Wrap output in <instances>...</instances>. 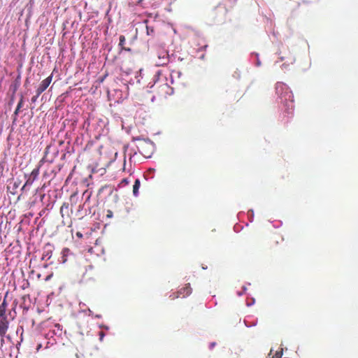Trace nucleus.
Returning a JSON list of instances; mask_svg holds the SVG:
<instances>
[{"label":"nucleus","instance_id":"1","mask_svg":"<svg viewBox=\"0 0 358 358\" xmlns=\"http://www.w3.org/2000/svg\"><path fill=\"white\" fill-rule=\"evenodd\" d=\"M275 93L287 114H292L294 107V96L289 85L285 83H275Z\"/></svg>","mask_w":358,"mask_h":358},{"label":"nucleus","instance_id":"2","mask_svg":"<svg viewBox=\"0 0 358 358\" xmlns=\"http://www.w3.org/2000/svg\"><path fill=\"white\" fill-rule=\"evenodd\" d=\"M192 287L190 284H187L185 287H182L176 293H172L170 294V299H176V298L178 297H186V296H189V294H192Z\"/></svg>","mask_w":358,"mask_h":358},{"label":"nucleus","instance_id":"3","mask_svg":"<svg viewBox=\"0 0 358 358\" xmlns=\"http://www.w3.org/2000/svg\"><path fill=\"white\" fill-rule=\"evenodd\" d=\"M9 327V320H8V315L6 313L5 315L0 317V336L3 339V336H6L8 329Z\"/></svg>","mask_w":358,"mask_h":358},{"label":"nucleus","instance_id":"4","mask_svg":"<svg viewBox=\"0 0 358 358\" xmlns=\"http://www.w3.org/2000/svg\"><path fill=\"white\" fill-rule=\"evenodd\" d=\"M52 80V76H49L48 78L43 80V81L40 83V85L37 87V96H40V94H41V93H43V91H45V90H46L47 87H48V86L51 83Z\"/></svg>","mask_w":358,"mask_h":358},{"label":"nucleus","instance_id":"5","mask_svg":"<svg viewBox=\"0 0 358 358\" xmlns=\"http://www.w3.org/2000/svg\"><path fill=\"white\" fill-rule=\"evenodd\" d=\"M169 54L166 52H159L158 55V59L156 62L157 66H164L169 64Z\"/></svg>","mask_w":358,"mask_h":358},{"label":"nucleus","instance_id":"6","mask_svg":"<svg viewBox=\"0 0 358 358\" xmlns=\"http://www.w3.org/2000/svg\"><path fill=\"white\" fill-rule=\"evenodd\" d=\"M69 212H70V208H69V203H63V204L62 205V206L60 208V213L62 215V217H64V216H65V215L66 216H69Z\"/></svg>","mask_w":358,"mask_h":358},{"label":"nucleus","instance_id":"7","mask_svg":"<svg viewBox=\"0 0 358 358\" xmlns=\"http://www.w3.org/2000/svg\"><path fill=\"white\" fill-rule=\"evenodd\" d=\"M8 307L7 301L6 299H3V302L0 304V317L5 315L6 309Z\"/></svg>","mask_w":358,"mask_h":358},{"label":"nucleus","instance_id":"8","mask_svg":"<svg viewBox=\"0 0 358 358\" xmlns=\"http://www.w3.org/2000/svg\"><path fill=\"white\" fill-rule=\"evenodd\" d=\"M141 187V182L139 179H136V181H134V184L133 185V193L134 196H138V189Z\"/></svg>","mask_w":358,"mask_h":358},{"label":"nucleus","instance_id":"9","mask_svg":"<svg viewBox=\"0 0 358 358\" xmlns=\"http://www.w3.org/2000/svg\"><path fill=\"white\" fill-rule=\"evenodd\" d=\"M23 103H24V98L22 96L21 99H20V101H18V103L17 104V108H16V109L14 111L15 116H17V115H18V113H19V112L20 110V108L23 106Z\"/></svg>","mask_w":358,"mask_h":358},{"label":"nucleus","instance_id":"10","mask_svg":"<svg viewBox=\"0 0 358 358\" xmlns=\"http://www.w3.org/2000/svg\"><path fill=\"white\" fill-rule=\"evenodd\" d=\"M125 42H126L125 36H120L119 46L121 47L122 49L127 50V51H131V48H125V47H124Z\"/></svg>","mask_w":358,"mask_h":358},{"label":"nucleus","instance_id":"11","mask_svg":"<svg viewBox=\"0 0 358 358\" xmlns=\"http://www.w3.org/2000/svg\"><path fill=\"white\" fill-rule=\"evenodd\" d=\"M161 75V72L160 71H157V73L155 74L154 77H153V81L152 83H148V86L150 87H152V86L155 85V84L156 83V82H157V80H159V76Z\"/></svg>","mask_w":358,"mask_h":358},{"label":"nucleus","instance_id":"12","mask_svg":"<svg viewBox=\"0 0 358 358\" xmlns=\"http://www.w3.org/2000/svg\"><path fill=\"white\" fill-rule=\"evenodd\" d=\"M101 169H103V171H105V169H106V165H103V166H99V165L98 164V163H96V164L94 166H92V171H101Z\"/></svg>","mask_w":358,"mask_h":358},{"label":"nucleus","instance_id":"13","mask_svg":"<svg viewBox=\"0 0 358 358\" xmlns=\"http://www.w3.org/2000/svg\"><path fill=\"white\" fill-rule=\"evenodd\" d=\"M34 182V179L32 178L31 177V174L30 176V177L27 179V180L26 181V182L24 184V185L22 187V190H24V189H25L26 187H27V185H31V184L33 183Z\"/></svg>","mask_w":358,"mask_h":358},{"label":"nucleus","instance_id":"14","mask_svg":"<svg viewBox=\"0 0 358 358\" xmlns=\"http://www.w3.org/2000/svg\"><path fill=\"white\" fill-rule=\"evenodd\" d=\"M128 183H129V180H128L127 178H124L120 182L117 187H125V185H127Z\"/></svg>","mask_w":358,"mask_h":358},{"label":"nucleus","instance_id":"15","mask_svg":"<svg viewBox=\"0 0 358 358\" xmlns=\"http://www.w3.org/2000/svg\"><path fill=\"white\" fill-rule=\"evenodd\" d=\"M282 354H283V350H282V348H281L280 351L275 352V353L273 355V357H270V358H281Z\"/></svg>","mask_w":358,"mask_h":358},{"label":"nucleus","instance_id":"16","mask_svg":"<svg viewBox=\"0 0 358 358\" xmlns=\"http://www.w3.org/2000/svg\"><path fill=\"white\" fill-rule=\"evenodd\" d=\"M252 55H255V57H256V66H261L262 65V62L260 61V59H259V55L257 54V52H252Z\"/></svg>","mask_w":358,"mask_h":358},{"label":"nucleus","instance_id":"17","mask_svg":"<svg viewBox=\"0 0 358 358\" xmlns=\"http://www.w3.org/2000/svg\"><path fill=\"white\" fill-rule=\"evenodd\" d=\"M38 174V169H34L31 171V177L33 178V181H34V179L36 178L37 175Z\"/></svg>","mask_w":358,"mask_h":358},{"label":"nucleus","instance_id":"18","mask_svg":"<svg viewBox=\"0 0 358 358\" xmlns=\"http://www.w3.org/2000/svg\"><path fill=\"white\" fill-rule=\"evenodd\" d=\"M38 96H38V89H36V94L35 96H33V97L31 98V101L32 102L37 101V99H38Z\"/></svg>","mask_w":358,"mask_h":358},{"label":"nucleus","instance_id":"19","mask_svg":"<svg viewBox=\"0 0 358 358\" xmlns=\"http://www.w3.org/2000/svg\"><path fill=\"white\" fill-rule=\"evenodd\" d=\"M99 335L100 341H103L105 336V333H103V331H99Z\"/></svg>","mask_w":358,"mask_h":358},{"label":"nucleus","instance_id":"20","mask_svg":"<svg viewBox=\"0 0 358 358\" xmlns=\"http://www.w3.org/2000/svg\"><path fill=\"white\" fill-rule=\"evenodd\" d=\"M144 143H145L146 145H148V147H151V148L154 147L153 143H152V141H144Z\"/></svg>","mask_w":358,"mask_h":358},{"label":"nucleus","instance_id":"21","mask_svg":"<svg viewBox=\"0 0 358 358\" xmlns=\"http://www.w3.org/2000/svg\"><path fill=\"white\" fill-rule=\"evenodd\" d=\"M152 31H154V29L149 28L148 25H147V34H151V33H152Z\"/></svg>","mask_w":358,"mask_h":358},{"label":"nucleus","instance_id":"22","mask_svg":"<svg viewBox=\"0 0 358 358\" xmlns=\"http://www.w3.org/2000/svg\"><path fill=\"white\" fill-rule=\"evenodd\" d=\"M126 163H127L126 159H123V167H122L123 171H125V169H126Z\"/></svg>","mask_w":358,"mask_h":358},{"label":"nucleus","instance_id":"23","mask_svg":"<svg viewBox=\"0 0 358 358\" xmlns=\"http://www.w3.org/2000/svg\"><path fill=\"white\" fill-rule=\"evenodd\" d=\"M105 187H108V186H103V187H101L99 189V193H100V192H101V191H103V189H105Z\"/></svg>","mask_w":358,"mask_h":358},{"label":"nucleus","instance_id":"24","mask_svg":"<svg viewBox=\"0 0 358 358\" xmlns=\"http://www.w3.org/2000/svg\"><path fill=\"white\" fill-rule=\"evenodd\" d=\"M77 194H72L71 196V200H73L75 196H76Z\"/></svg>","mask_w":358,"mask_h":358},{"label":"nucleus","instance_id":"25","mask_svg":"<svg viewBox=\"0 0 358 358\" xmlns=\"http://www.w3.org/2000/svg\"><path fill=\"white\" fill-rule=\"evenodd\" d=\"M143 156L146 157L145 154H143ZM150 156H152V152H151V154L148 155V157H150Z\"/></svg>","mask_w":358,"mask_h":358},{"label":"nucleus","instance_id":"26","mask_svg":"<svg viewBox=\"0 0 358 358\" xmlns=\"http://www.w3.org/2000/svg\"><path fill=\"white\" fill-rule=\"evenodd\" d=\"M77 236H82L83 235H82V234H80V232H77Z\"/></svg>","mask_w":358,"mask_h":358},{"label":"nucleus","instance_id":"27","mask_svg":"<svg viewBox=\"0 0 358 358\" xmlns=\"http://www.w3.org/2000/svg\"><path fill=\"white\" fill-rule=\"evenodd\" d=\"M155 96H153L151 98V101H155Z\"/></svg>","mask_w":358,"mask_h":358},{"label":"nucleus","instance_id":"28","mask_svg":"<svg viewBox=\"0 0 358 358\" xmlns=\"http://www.w3.org/2000/svg\"><path fill=\"white\" fill-rule=\"evenodd\" d=\"M200 58H201V59H204V58H205V55H201V56L200 57Z\"/></svg>","mask_w":358,"mask_h":358},{"label":"nucleus","instance_id":"29","mask_svg":"<svg viewBox=\"0 0 358 358\" xmlns=\"http://www.w3.org/2000/svg\"><path fill=\"white\" fill-rule=\"evenodd\" d=\"M176 73L178 75V76H180V75L182 74L181 72H176Z\"/></svg>","mask_w":358,"mask_h":358},{"label":"nucleus","instance_id":"30","mask_svg":"<svg viewBox=\"0 0 358 358\" xmlns=\"http://www.w3.org/2000/svg\"><path fill=\"white\" fill-rule=\"evenodd\" d=\"M46 2H48V3H49V2H51V1L52 0H45Z\"/></svg>","mask_w":358,"mask_h":358},{"label":"nucleus","instance_id":"31","mask_svg":"<svg viewBox=\"0 0 358 358\" xmlns=\"http://www.w3.org/2000/svg\"><path fill=\"white\" fill-rule=\"evenodd\" d=\"M208 46H206V45H205L203 47H202V49H206Z\"/></svg>","mask_w":358,"mask_h":358},{"label":"nucleus","instance_id":"32","mask_svg":"<svg viewBox=\"0 0 358 358\" xmlns=\"http://www.w3.org/2000/svg\"><path fill=\"white\" fill-rule=\"evenodd\" d=\"M149 171H155V169H148Z\"/></svg>","mask_w":358,"mask_h":358},{"label":"nucleus","instance_id":"33","mask_svg":"<svg viewBox=\"0 0 358 358\" xmlns=\"http://www.w3.org/2000/svg\"><path fill=\"white\" fill-rule=\"evenodd\" d=\"M117 155H118V152H115V155H114V156H115V157H117Z\"/></svg>","mask_w":358,"mask_h":358},{"label":"nucleus","instance_id":"34","mask_svg":"<svg viewBox=\"0 0 358 358\" xmlns=\"http://www.w3.org/2000/svg\"><path fill=\"white\" fill-rule=\"evenodd\" d=\"M45 159H42L41 161V163H43V162H44Z\"/></svg>","mask_w":358,"mask_h":358},{"label":"nucleus","instance_id":"35","mask_svg":"<svg viewBox=\"0 0 358 358\" xmlns=\"http://www.w3.org/2000/svg\"><path fill=\"white\" fill-rule=\"evenodd\" d=\"M108 216H111V212H110L109 214H108Z\"/></svg>","mask_w":358,"mask_h":358},{"label":"nucleus","instance_id":"36","mask_svg":"<svg viewBox=\"0 0 358 358\" xmlns=\"http://www.w3.org/2000/svg\"><path fill=\"white\" fill-rule=\"evenodd\" d=\"M129 156L131 157L133 156L132 154H131V152L129 153Z\"/></svg>","mask_w":358,"mask_h":358},{"label":"nucleus","instance_id":"37","mask_svg":"<svg viewBox=\"0 0 358 358\" xmlns=\"http://www.w3.org/2000/svg\"><path fill=\"white\" fill-rule=\"evenodd\" d=\"M211 345H212L213 347H214L215 343H213Z\"/></svg>","mask_w":358,"mask_h":358},{"label":"nucleus","instance_id":"38","mask_svg":"<svg viewBox=\"0 0 358 358\" xmlns=\"http://www.w3.org/2000/svg\"><path fill=\"white\" fill-rule=\"evenodd\" d=\"M271 352H272V350H271V352L269 353L268 356H271Z\"/></svg>","mask_w":358,"mask_h":358},{"label":"nucleus","instance_id":"39","mask_svg":"<svg viewBox=\"0 0 358 358\" xmlns=\"http://www.w3.org/2000/svg\"><path fill=\"white\" fill-rule=\"evenodd\" d=\"M285 63H283V64H282V67H285Z\"/></svg>","mask_w":358,"mask_h":358},{"label":"nucleus","instance_id":"40","mask_svg":"<svg viewBox=\"0 0 358 358\" xmlns=\"http://www.w3.org/2000/svg\"><path fill=\"white\" fill-rule=\"evenodd\" d=\"M0 168H1V164H0Z\"/></svg>","mask_w":358,"mask_h":358}]
</instances>
